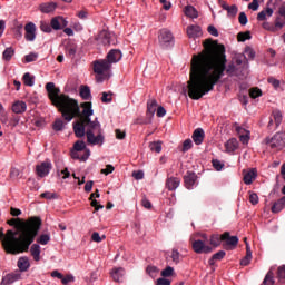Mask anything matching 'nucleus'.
<instances>
[{
	"instance_id": "f257e3e1",
	"label": "nucleus",
	"mask_w": 285,
	"mask_h": 285,
	"mask_svg": "<svg viewBox=\"0 0 285 285\" xmlns=\"http://www.w3.org/2000/svg\"><path fill=\"white\" fill-rule=\"evenodd\" d=\"M226 47L210 40L204 42V50L191 58L190 79L187 82L190 99L199 101L204 95L215 89L224 72L228 77H237L235 62L227 67Z\"/></svg>"
},
{
	"instance_id": "f03ea898",
	"label": "nucleus",
	"mask_w": 285,
	"mask_h": 285,
	"mask_svg": "<svg viewBox=\"0 0 285 285\" xmlns=\"http://www.w3.org/2000/svg\"><path fill=\"white\" fill-rule=\"evenodd\" d=\"M41 230V218L31 217L26 223H19L17 230L9 229L3 233V228L0 229V239L2 247L9 255H21L28 253L30 246L35 243V238Z\"/></svg>"
},
{
	"instance_id": "7ed1b4c3",
	"label": "nucleus",
	"mask_w": 285,
	"mask_h": 285,
	"mask_svg": "<svg viewBox=\"0 0 285 285\" xmlns=\"http://www.w3.org/2000/svg\"><path fill=\"white\" fill-rule=\"evenodd\" d=\"M82 116L79 121L73 122V132L78 139L87 137V142L90 146H104L105 137L101 130V122L98 118L92 120L90 117L95 115L92 102L82 104Z\"/></svg>"
},
{
	"instance_id": "20e7f679",
	"label": "nucleus",
	"mask_w": 285,
	"mask_h": 285,
	"mask_svg": "<svg viewBox=\"0 0 285 285\" xmlns=\"http://www.w3.org/2000/svg\"><path fill=\"white\" fill-rule=\"evenodd\" d=\"M59 88H55L50 94L49 98L52 101L56 108H59V111L62 115L65 121L70 122L75 117L81 115V109L79 108V102L76 99H72L66 95H59Z\"/></svg>"
},
{
	"instance_id": "39448f33",
	"label": "nucleus",
	"mask_w": 285,
	"mask_h": 285,
	"mask_svg": "<svg viewBox=\"0 0 285 285\" xmlns=\"http://www.w3.org/2000/svg\"><path fill=\"white\" fill-rule=\"evenodd\" d=\"M275 278L279 284H284L285 282V265H281L278 267L272 266L267 272L263 284L264 285H275Z\"/></svg>"
},
{
	"instance_id": "423d86ee",
	"label": "nucleus",
	"mask_w": 285,
	"mask_h": 285,
	"mask_svg": "<svg viewBox=\"0 0 285 285\" xmlns=\"http://www.w3.org/2000/svg\"><path fill=\"white\" fill-rule=\"evenodd\" d=\"M265 144L272 150H284L285 148V134L284 132H276L273 137H267L265 139Z\"/></svg>"
},
{
	"instance_id": "0eeeda50",
	"label": "nucleus",
	"mask_w": 285,
	"mask_h": 285,
	"mask_svg": "<svg viewBox=\"0 0 285 285\" xmlns=\"http://www.w3.org/2000/svg\"><path fill=\"white\" fill-rule=\"evenodd\" d=\"M158 43L165 49L173 48L175 46V37L168 29H160L158 32Z\"/></svg>"
},
{
	"instance_id": "6e6552de",
	"label": "nucleus",
	"mask_w": 285,
	"mask_h": 285,
	"mask_svg": "<svg viewBox=\"0 0 285 285\" xmlns=\"http://www.w3.org/2000/svg\"><path fill=\"white\" fill-rule=\"evenodd\" d=\"M112 65L106 59H100L94 61V72L96 75H104L105 72H110Z\"/></svg>"
},
{
	"instance_id": "1a4fd4ad",
	"label": "nucleus",
	"mask_w": 285,
	"mask_h": 285,
	"mask_svg": "<svg viewBox=\"0 0 285 285\" xmlns=\"http://www.w3.org/2000/svg\"><path fill=\"white\" fill-rule=\"evenodd\" d=\"M191 248L197 255H202L204 253L205 255H208V253H213V247L206 245V243L202 239L194 240L191 243Z\"/></svg>"
},
{
	"instance_id": "9d476101",
	"label": "nucleus",
	"mask_w": 285,
	"mask_h": 285,
	"mask_svg": "<svg viewBox=\"0 0 285 285\" xmlns=\"http://www.w3.org/2000/svg\"><path fill=\"white\" fill-rule=\"evenodd\" d=\"M51 170H52V163L49 159L36 166V174L38 175V177H41V178L48 177Z\"/></svg>"
},
{
	"instance_id": "9b49d317",
	"label": "nucleus",
	"mask_w": 285,
	"mask_h": 285,
	"mask_svg": "<svg viewBox=\"0 0 285 285\" xmlns=\"http://www.w3.org/2000/svg\"><path fill=\"white\" fill-rule=\"evenodd\" d=\"M220 239L225 242L223 246L227 249L230 250L232 248H235L239 244V238L237 236H230V233L225 232L223 235H220Z\"/></svg>"
},
{
	"instance_id": "f8f14e48",
	"label": "nucleus",
	"mask_w": 285,
	"mask_h": 285,
	"mask_svg": "<svg viewBox=\"0 0 285 285\" xmlns=\"http://www.w3.org/2000/svg\"><path fill=\"white\" fill-rule=\"evenodd\" d=\"M24 32L26 41H35V39H37V26L35 22H28L24 26Z\"/></svg>"
},
{
	"instance_id": "ddd939ff",
	"label": "nucleus",
	"mask_w": 285,
	"mask_h": 285,
	"mask_svg": "<svg viewBox=\"0 0 285 285\" xmlns=\"http://www.w3.org/2000/svg\"><path fill=\"white\" fill-rule=\"evenodd\" d=\"M184 183L187 190H193L195 188V184H197V174L187 171L184 177Z\"/></svg>"
},
{
	"instance_id": "4468645a",
	"label": "nucleus",
	"mask_w": 285,
	"mask_h": 285,
	"mask_svg": "<svg viewBox=\"0 0 285 285\" xmlns=\"http://www.w3.org/2000/svg\"><path fill=\"white\" fill-rule=\"evenodd\" d=\"M121 57H124V55L121 53V50L111 49V50L107 53L106 59H107L108 62L112 66V63H119V61H121Z\"/></svg>"
},
{
	"instance_id": "2eb2a0df",
	"label": "nucleus",
	"mask_w": 285,
	"mask_h": 285,
	"mask_svg": "<svg viewBox=\"0 0 285 285\" xmlns=\"http://www.w3.org/2000/svg\"><path fill=\"white\" fill-rule=\"evenodd\" d=\"M282 111L275 109L272 111V116L269 118V122H268V128H272L273 126V121L275 122V130H277V128H279V126L282 125Z\"/></svg>"
},
{
	"instance_id": "dca6fc26",
	"label": "nucleus",
	"mask_w": 285,
	"mask_h": 285,
	"mask_svg": "<svg viewBox=\"0 0 285 285\" xmlns=\"http://www.w3.org/2000/svg\"><path fill=\"white\" fill-rule=\"evenodd\" d=\"M202 35V27H199V24H190L187 27V36L189 39H198Z\"/></svg>"
},
{
	"instance_id": "f3484780",
	"label": "nucleus",
	"mask_w": 285,
	"mask_h": 285,
	"mask_svg": "<svg viewBox=\"0 0 285 285\" xmlns=\"http://www.w3.org/2000/svg\"><path fill=\"white\" fill-rule=\"evenodd\" d=\"M206 137V132H204L203 128H197L194 130L191 139L196 146H202L204 144V139Z\"/></svg>"
},
{
	"instance_id": "a211bd4d",
	"label": "nucleus",
	"mask_w": 285,
	"mask_h": 285,
	"mask_svg": "<svg viewBox=\"0 0 285 285\" xmlns=\"http://www.w3.org/2000/svg\"><path fill=\"white\" fill-rule=\"evenodd\" d=\"M19 279H21V273H10L2 278L0 285L14 284V282H19Z\"/></svg>"
},
{
	"instance_id": "6ab92c4d",
	"label": "nucleus",
	"mask_w": 285,
	"mask_h": 285,
	"mask_svg": "<svg viewBox=\"0 0 285 285\" xmlns=\"http://www.w3.org/2000/svg\"><path fill=\"white\" fill-rule=\"evenodd\" d=\"M39 10L42 14H50V12H55V10H57V2L40 3Z\"/></svg>"
},
{
	"instance_id": "aec40b11",
	"label": "nucleus",
	"mask_w": 285,
	"mask_h": 285,
	"mask_svg": "<svg viewBox=\"0 0 285 285\" xmlns=\"http://www.w3.org/2000/svg\"><path fill=\"white\" fill-rule=\"evenodd\" d=\"M28 110V105L24 101L18 100L12 105V112L16 115H23Z\"/></svg>"
},
{
	"instance_id": "412c9836",
	"label": "nucleus",
	"mask_w": 285,
	"mask_h": 285,
	"mask_svg": "<svg viewBox=\"0 0 285 285\" xmlns=\"http://www.w3.org/2000/svg\"><path fill=\"white\" fill-rule=\"evenodd\" d=\"M30 255L33 258V262H41V245L39 244L31 245Z\"/></svg>"
},
{
	"instance_id": "4be33fe9",
	"label": "nucleus",
	"mask_w": 285,
	"mask_h": 285,
	"mask_svg": "<svg viewBox=\"0 0 285 285\" xmlns=\"http://www.w3.org/2000/svg\"><path fill=\"white\" fill-rule=\"evenodd\" d=\"M65 55L69 57V59H75L77 57V45L69 42L65 47Z\"/></svg>"
},
{
	"instance_id": "5701e85b",
	"label": "nucleus",
	"mask_w": 285,
	"mask_h": 285,
	"mask_svg": "<svg viewBox=\"0 0 285 285\" xmlns=\"http://www.w3.org/2000/svg\"><path fill=\"white\" fill-rule=\"evenodd\" d=\"M157 100L156 99H149L147 101V117H155V114L157 112Z\"/></svg>"
},
{
	"instance_id": "b1692460",
	"label": "nucleus",
	"mask_w": 285,
	"mask_h": 285,
	"mask_svg": "<svg viewBox=\"0 0 285 285\" xmlns=\"http://www.w3.org/2000/svg\"><path fill=\"white\" fill-rule=\"evenodd\" d=\"M81 151H77L76 149L71 150V159H78L79 161H88L90 157V149H86L85 154L80 156Z\"/></svg>"
},
{
	"instance_id": "393cba45",
	"label": "nucleus",
	"mask_w": 285,
	"mask_h": 285,
	"mask_svg": "<svg viewBox=\"0 0 285 285\" xmlns=\"http://www.w3.org/2000/svg\"><path fill=\"white\" fill-rule=\"evenodd\" d=\"M17 265L21 273H26V271L30 268V259L28 258V256H22L18 259Z\"/></svg>"
},
{
	"instance_id": "a878e982",
	"label": "nucleus",
	"mask_w": 285,
	"mask_h": 285,
	"mask_svg": "<svg viewBox=\"0 0 285 285\" xmlns=\"http://www.w3.org/2000/svg\"><path fill=\"white\" fill-rule=\"evenodd\" d=\"M180 184H181V179L177 177H170L166 181V188H168L169 190H177Z\"/></svg>"
},
{
	"instance_id": "bb28decb",
	"label": "nucleus",
	"mask_w": 285,
	"mask_h": 285,
	"mask_svg": "<svg viewBox=\"0 0 285 285\" xmlns=\"http://www.w3.org/2000/svg\"><path fill=\"white\" fill-rule=\"evenodd\" d=\"M254 179H257V170L255 169H250L249 171H247L243 178L244 184H246V186H250Z\"/></svg>"
},
{
	"instance_id": "cd10ccee",
	"label": "nucleus",
	"mask_w": 285,
	"mask_h": 285,
	"mask_svg": "<svg viewBox=\"0 0 285 285\" xmlns=\"http://www.w3.org/2000/svg\"><path fill=\"white\" fill-rule=\"evenodd\" d=\"M61 23H63V26H68V22H66L63 17H58L51 19L50 26L53 30H61Z\"/></svg>"
},
{
	"instance_id": "c85d7f7f",
	"label": "nucleus",
	"mask_w": 285,
	"mask_h": 285,
	"mask_svg": "<svg viewBox=\"0 0 285 285\" xmlns=\"http://www.w3.org/2000/svg\"><path fill=\"white\" fill-rule=\"evenodd\" d=\"M124 275H126V271L124 269V267L114 268V271L111 272V277L114 282H121V279H124Z\"/></svg>"
},
{
	"instance_id": "c756f323",
	"label": "nucleus",
	"mask_w": 285,
	"mask_h": 285,
	"mask_svg": "<svg viewBox=\"0 0 285 285\" xmlns=\"http://www.w3.org/2000/svg\"><path fill=\"white\" fill-rule=\"evenodd\" d=\"M225 148H226L227 153H235V150H237V148H239V141H237V139H235V138H232L226 141Z\"/></svg>"
},
{
	"instance_id": "7c9ffc66",
	"label": "nucleus",
	"mask_w": 285,
	"mask_h": 285,
	"mask_svg": "<svg viewBox=\"0 0 285 285\" xmlns=\"http://www.w3.org/2000/svg\"><path fill=\"white\" fill-rule=\"evenodd\" d=\"M79 95L85 101H90V99H92V94L90 91V87L88 86H80Z\"/></svg>"
},
{
	"instance_id": "2f4dec72",
	"label": "nucleus",
	"mask_w": 285,
	"mask_h": 285,
	"mask_svg": "<svg viewBox=\"0 0 285 285\" xmlns=\"http://www.w3.org/2000/svg\"><path fill=\"white\" fill-rule=\"evenodd\" d=\"M285 207V196L278 199L274 205L272 206V213H282Z\"/></svg>"
},
{
	"instance_id": "473e14b6",
	"label": "nucleus",
	"mask_w": 285,
	"mask_h": 285,
	"mask_svg": "<svg viewBox=\"0 0 285 285\" xmlns=\"http://www.w3.org/2000/svg\"><path fill=\"white\" fill-rule=\"evenodd\" d=\"M266 17H273V8L267 7L257 14V21H266Z\"/></svg>"
},
{
	"instance_id": "72a5a7b5",
	"label": "nucleus",
	"mask_w": 285,
	"mask_h": 285,
	"mask_svg": "<svg viewBox=\"0 0 285 285\" xmlns=\"http://www.w3.org/2000/svg\"><path fill=\"white\" fill-rule=\"evenodd\" d=\"M100 39L104 46H110V43H112V33L108 31H102L100 33Z\"/></svg>"
},
{
	"instance_id": "f704fd0d",
	"label": "nucleus",
	"mask_w": 285,
	"mask_h": 285,
	"mask_svg": "<svg viewBox=\"0 0 285 285\" xmlns=\"http://www.w3.org/2000/svg\"><path fill=\"white\" fill-rule=\"evenodd\" d=\"M185 14L186 17H189V19H197V17H199L197 9H195L193 6L185 7Z\"/></svg>"
},
{
	"instance_id": "c9c22d12",
	"label": "nucleus",
	"mask_w": 285,
	"mask_h": 285,
	"mask_svg": "<svg viewBox=\"0 0 285 285\" xmlns=\"http://www.w3.org/2000/svg\"><path fill=\"white\" fill-rule=\"evenodd\" d=\"M12 57H14V48L8 47L2 52V59L3 61H11Z\"/></svg>"
},
{
	"instance_id": "e433bc0d",
	"label": "nucleus",
	"mask_w": 285,
	"mask_h": 285,
	"mask_svg": "<svg viewBox=\"0 0 285 285\" xmlns=\"http://www.w3.org/2000/svg\"><path fill=\"white\" fill-rule=\"evenodd\" d=\"M222 242H223L222 236H219L218 234H214L209 238V244H210V246H214V248L222 246Z\"/></svg>"
},
{
	"instance_id": "4c0bfd02",
	"label": "nucleus",
	"mask_w": 285,
	"mask_h": 285,
	"mask_svg": "<svg viewBox=\"0 0 285 285\" xmlns=\"http://www.w3.org/2000/svg\"><path fill=\"white\" fill-rule=\"evenodd\" d=\"M23 81L24 86H29V88H32V86H35V76L30 75V72H27L23 75Z\"/></svg>"
},
{
	"instance_id": "58836bf2",
	"label": "nucleus",
	"mask_w": 285,
	"mask_h": 285,
	"mask_svg": "<svg viewBox=\"0 0 285 285\" xmlns=\"http://www.w3.org/2000/svg\"><path fill=\"white\" fill-rule=\"evenodd\" d=\"M50 242V234H42L40 235V237L37 238V244L41 245V246H46L48 245V243Z\"/></svg>"
},
{
	"instance_id": "ea45409f",
	"label": "nucleus",
	"mask_w": 285,
	"mask_h": 285,
	"mask_svg": "<svg viewBox=\"0 0 285 285\" xmlns=\"http://www.w3.org/2000/svg\"><path fill=\"white\" fill-rule=\"evenodd\" d=\"M146 273L147 275H149V277H153V279H155V277H157V274L159 273V269L157 268V266L149 265L146 268Z\"/></svg>"
},
{
	"instance_id": "a19ab883",
	"label": "nucleus",
	"mask_w": 285,
	"mask_h": 285,
	"mask_svg": "<svg viewBox=\"0 0 285 285\" xmlns=\"http://www.w3.org/2000/svg\"><path fill=\"white\" fill-rule=\"evenodd\" d=\"M227 11V17L233 18V17H237V12H239V9L237 8V4H232L230 7H228V9H226Z\"/></svg>"
},
{
	"instance_id": "79ce46f5",
	"label": "nucleus",
	"mask_w": 285,
	"mask_h": 285,
	"mask_svg": "<svg viewBox=\"0 0 285 285\" xmlns=\"http://www.w3.org/2000/svg\"><path fill=\"white\" fill-rule=\"evenodd\" d=\"M65 126L66 125L63 124V120L57 119V120H55L52 128L56 132H61V130H63Z\"/></svg>"
},
{
	"instance_id": "37998d69",
	"label": "nucleus",
	"mask_w": 285,
	"mask_h": 285,
	"mask_svg": "<svg viewBox=\"0 0 285 285\" xmlns=\"http://www.w3.org/2000/svg\"><path fill=\"white\" fill-rule=\"evenodd\" d=\"M249 193V203L252 206H257L259 204V196L255 191H248Z\"/></svg>"
},
{
	"instance_id": "c03bdc74",
	"label": "nucleus",
	"mask_w": 285,
	"mask_h": 285,
	"mask_svg": "<svg viewBox=\"0 0 285 285\" xmlns=\"http://www.w3.org/2000/svg\"><path fill=\"white\" fill-rule=\"evenodd\" d=\"M73 150L81 153V151L88 150V149L86 148V142L83 140H78L73 145Z\"/></svg>"
},
{
	"instance_id": "a18cd8bd",
	"label": "nucleus",
	"mask_w": 285,
	"mask_h": 285,
	"mask_svg": "<svg viewBox=\"0 0 285 285\" xmlns=\"http://www.w3.org/2000/svg\"><path fill=\"white\" fill-rule=\"evenodd\" d=\"M253 38V36H250V31H246V32H239L237 36L238 41H248Z\"/></svg>"
},
{
	"instance_id": "49530a36",
	"label": "nucleus",
	"mask_w": 285,
	"mask_h": 285,
	"mask_svg": "<svg viewBox=\"0 0 285 285\" xmlns=\"http://www.w3.org/2000/svg\"><path fill=\"white\" fill-rule=\"evenodd\" d=\"M149 148L153 153H161V141L150 142Z\"/></svg>"
},
{
	"instance_id": "de8ad7c7",
	"label": "nucleus",
	"mask_w": 285,
	"mask_h": 285,
	"mask_svg": "<svg viewBox=\"0 0 285 285\" xmlns=\"http://www.w3.org/2000/svg\"><path fill=\"white\" fill-rule=\"evenodd\" d=\"M37 59H39V53H35V52H30L24 57L26 63H32V61H36Z\"/></svg>"
},
{
	"instance_id": "09e8293b",
	"label": "nucleus",
	"mask_w": 285,
	"mask_h": 285,
	"mask_svg": "<svg viewBox=\"0 0 285 285\" xmlns=\"http://www.w3.org/2000/svg\"><path fill=\"white\" fill-rule=\"evenodd\" d=\"M170 258H171V262H173L174 264H179V258H180L179 250L173 249V250H171Z\"/></svg>"
},
{
	"instance_id": "8fccbe9b",
	"label": "nucleus",
	"mask_w": 285,
	"mask_h": 285,
	"mask_svg": "<svg viewBox=\"0 0 285 285\" xmlns=\"http://www.w3.org/2000/svg\"><path fill=\"white\" fill-rule=\"evenodd\" d=\"M190 148H193V140H191V139H186V140L183 142L181 153H188V150H190Z\"/></svg>"
},
{
	"instance_id": "3c124183",
	"label": "nucleus",
	"mask_w": 285,
	"mask_h": 285,
	"mask_svg": "<svg viewBox=\"0 0 285 285\" xmlns=\"http://www.w3.org/2000/svg\"><path fill=\"white\" fill-rule=\"evenodd\" d=\"M101 101H102V104H111L112 102V94L102 92Z\"/></svg>"
},
{
	"instance_id": "603ef678",
	"label": "nucleus",
	"mask_w": 285,
	"mask_h": 285,
	"mask_svg": "<svg viewBox=\"0 0 285 285\" xmlns=\"http://www.w3.org/2000/svg\"><path fill=\"white\" fill-rule=\"evenodd\" d=\"M249 97H252V99H257V97H262V90L259 88H252L249 91Z\"/></svg>"
},
{
	"instance_id": "864d4df0",
	"label": "nucleus",
	"mask_w": 285,
	"mask_h": 285,
	"mask_svg": "<svg viewBox=\"0 0 285 285\" xmlns=\"http://www.w3.org/2000/svg\"><path fill=\"white\" fill-rule=\"evenodd\" d=\"M264 30H268V32H277V27L271 22H263Z\"/></svg>"
},
{
	"instance_id": "5fc2aeb1",
	"label": "nucleus",
	"mask_w": 285,
	"mask_h": 285,
	"mask_svg": "<svg viewBox=\"0 0 285 285\" xmlns=\"http://www.w3.org/2000/svg\"><path fill=\"white\" fill-rule=\"evenodd\" d=\"M173 273H175V268H173L171 266H168L161 271V276L163 277H171Z\"/></svg>"
},
{
	"instance_id": "6e6d98bb",
	"label": "nucleus",
	"mask_w": 285,
	"mask_h": 285,
	"mask_svg": "<svg viewBox=\"0 0 285 285\" xmlns=\"http://www.w3.org/2000/svg\"><path fill=\"white\" fill-rule=\"evenodd\" d=\"M40 30H41L42 32L50 33V32H52V27H51V24L48 23V22H41V23H40Z\"/></svg>"
},
{
	"instance_id": "4d7b16f0",
	"label": "nucleus",
	"mask_w": 285,
	"mask_h": 285,
	"mask_svg": "<svg viewBox=\"0 0 285 285\" xmlns=\"http://www.w3.org/2000/svg\"><path fill=\"white\" fill-rule=\"evenodd\" d=\"M42 199H57V193L45 191L40 195Z\"/></svg>"
},
{
	"instance_id": "13d9d810",
	"label": "nucleus",
	"mask_w": 285,
	"mask_h": 285,
	"mask_svg": "<svg viewBox=\"0 0 285 285\" xmlns=\"http://www.w3.org/2000/svg\"><path fill=\"white\" fill-rule=\"evenodd\" d=\"M268 83H271V86H273V88H275V90H279V86H281V82L279 80L271 77L267 79Z\"/></svg>"
},
{
	"instance_id": "bf43d9fd",
	"label": "nucleus",
	"mask_w": 285,
	"mask_h": 285,
	"mask_svg": "<svg viewBox=\"0 0 285 285\" xmlns=\"http://www.w3.org/2000/svg\"><path fill=\"white\" fill-rule=\"evenodd\" d=\"M238 21L240 26H246V23H248V17L246 16V12L239 13Z\"/></svg>"
},
{
	"instance_id": "052dcab7",
	"label": "nucleus",
	"mask_w": 285,
	"mask_h": 285,
	"mask_svg": "<svg viewBox=\"0 0 285 285\" xmlns=\"http://www.w3.org/2000/svg\"><path fill=\"white\" fill-rule=\"evenodd\" d=\"M213 257L217 262H222V259H224V257H226V252L225 250H219L216 254H214Z\"/></svg>"
},
{
	"instance_id": "680f3d73",
	"label": "nucleus",
	"mask_w": 285,
	"mask_h": 285,
	"mask_svg": "<svg viewBox=\"0 0 285 285\" xmlns=\"http://www.w3.org/2000/svg\"><path fill=\"white\" fill-rule=\"evenodd\" d=\"M248 9L253 10L254 12H256V10H259V1L258 0H253L249 4H248Z\"/></svg>"
},
{
	"instance_id": "e2e57ef3",
	"label": "nucleus",
	"mask_w": 285,
	"mask_h": 285,
	"mask_svg": "<svg viewBox=\"0 0 285 285\" xmlns=\"http://www.w3.org/2000/svg\"><path fill=\"white\" fill-rule=\"evenodd\" d=\"M115 173V167L112 165H107L105 169H101L102 175H111Z\"/></svg>"
},
{
	"instance_id": "0e129e2a",
	"label": "nucleus",
	"mask_w": 285,
	"mask_h": 285,
	"mask_svg": "<svg viewBox=\"0 0 285 285\" xmlns=\"http://www.w3.org/2000/svg\"><path fill=\"white\" fill-rule=\"evenodd\" d=\"M213 167L215 168V170H222V168H224V164L222 161H219L218 159H214L212 160Z\"/></svg>"
},
{
	"instance_id": "69168bd1",
	"label": "nucleus",
	"mask_w": 285,
	"mask_h": 285,
	"mask_svg": "<svg viewBox=\"0 0 285 285\" xmlns=\"http://www.w3.org/2000/svg\"><path fill=\"white\" fill-rule=\"evenodd\" d=\"M61 282L63 285L70 284V282H75V276L72 275H67V276H62Z\"/></svg>"
},
{
	"instance_id": "338daca9",
	"label": "nucleus",
	"mask_w": 285,
	"mask_h": 285,
	"mask_svg": "<svg viewBox=\"0 0 285 285\" xmlns=\"http://www.w3.org/2000/svg\"><path fill=\"white\" fill-rule=\"evenodd\" d=\"M156 115L157 117H166V108H164L163 106H159L156 110Z\"/></svg>"
},
{
	"instance_id": "774afa93",
	"label": "nucleus",
	"mask_w": 285,
	"mask_h": 285,
	"mask_svg": "<svg viewBox=\"0 0 285 285\" xmlns=\"http://www.w3.org/2000/svg\"><path fill=\"white\" fill-rule=\"evenodd\" d=\"M157 285H170V279L167 278H158L156 282Z\"/></svg>"
}]
</instances>
